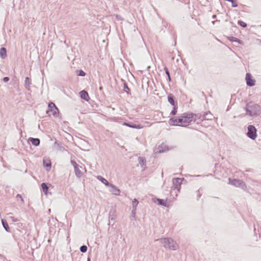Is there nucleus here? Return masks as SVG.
Listing matches in <instances>:
<instances>
[{
  "label": "nucleus",
  "mask_w": 261,
  "mask_h": 261,
  "mask_svg": "<svg viewBox=\"0 0 261 261\" xmlns=\"http://www.w3.org/2000/svg\"><path fill=\"white\" fill-rule=\"evenodd\" d=\"M245 110L250 116H256L259 115L261 113L260 107L252 101L246 104Z\"/></svg>",
  "instance_id": "1"
},
{
  "label": "nucleus",
  "mask_w": 261,
  "mask_h": 261,
  "mask_svg": "<svg viewBox=\"0 0 261 261\" xmlns=\"http://www.w3.org/2000/svg\"><path fill=\"white\" fill-rule=\"evenodd\" d=\"M164 70H165V73L167 75V76H168L169 75H170L169 71L167 67H164Z\"/></svg>",
  "instance_id": "37"
},
{
  "label": "nucleus",
  "mask_w": 261,
  "mask_h": 261,
  "mask_svg": "<svg viewBox=\"0 0 261 261\" xmlns=\"http://www.w3.org/2000/svg\"><path fill=\"white\" fill-rule=\"evenodd\" d=\"M97 178L99 180H100L102 184H103L106 186L109 187L111 184L106 179L101 176H98Z\"/></svg>",
  "instance_id": "18"
},
{
  "label": "nucleus",
  "mask_w": 261,
  "mask_h": 261,
  "mask_svg": "<svg viewBox=\"0 0 261 261\" xmlns=\"http://www.w3.org/2000/svg\"><path fill=\"white\" fill-rule=\"evenodd\" d=\"M177 109H178L177 104H176L175 106H173V108L172 110L171 111V112H170V115H176L177 112Z\"/></svg>",
  "instance_id": "30"
},
{
  "label": "nucleus",
  "mask_w": 261,
  "mask_h": 261,
  "mask_svg": "<svg viewBox=\"0 0 261 261\" xmlns=\"http://www.w3.org/2000/svg\"><path fill=\"white\" fill-rule=\"evenodd\" d=\"M181 114L179 116H175L169 119L168 123L171 126H182Z\"/></svg>",
  "instance_id": "7"
},
{
  "label": "nucleus",
  "mask_w": 261,
  "mask_h": 261,
  "mask_svg": "<svg viewBox=\"0 0 261 261\" xmlns=\"http://www.w3.org/2000/svg\"><path fill=\"white\" fill-rule=\"evenodd\" d=\"M182 127H186L191 123L193 118L192 113H184L181 114Z\"/></svg>",
  "instance_id": "3"
},
{
  "label": "nucleus",
  "mask_w": 261,
  "mask_h": 261,
  "mask_svg": "<svg viewBox=\"0 0 261 261\" xmlns=\"http://www.w3.org/2000/svg\"><path fill=\"white\" fill-rule=\"evenodd\" d=\"M2 223L3 225V226L4 228V229H5V230L7 232H10V227L9 226V225H8L6 220L2 219Z\"/></svg>",
  "instance_id": "22"
},
{
  "label": "nucleus",
  "mask_w": 261,
  "mask_h": 261,
  "mask_svg": "<svg viewBox=\"0 0 261 261\" xmlns=\"http://www.w3.org/2000/svg\"><path fill=\"white\" fill-rule=\"evenodd\" d=\"M29 141L31 142V143L35 146H38L40 143V140L39 138L30 137L29 138Z\"/></svg>",
  "instance_id": "14"
},
{
  "label": "nucleus",
  "mask_w": 261,
  "mask_h": 261,
  "mask_svg": "<svg viewBox=\"0 0 261 261\" xmlns=\"http://www.w3.org/2000/svg\"><path fill=\"white\" fill-rule=\"evenodd\" d=\"M247 136L252 140H255L257 137V129L253 125H249L247 127Z\"/></svg>",
  "instance_id": "6"
},
{
  "label": "nucleus",
  "mask_w": 261,
  "mask_h": 261,
  "mask_svg": "<svg viewBox=\"0 0 261 261\" xmlns=\"http://www.w3.org/2000/svg\"><path fill=\"white\" fill-rule=\"evenodd\" d=\"M122 125L133 128L141 129L143 128V125L140 124L134 123L132 122H124Z\"/></svg>",
  "instance_id": "11"
},
{
  "label": "nucleus",
  "mask_w": 261,
  "mask_h": 261,
  "mask_svg": "<svg viewBox=\"0 0 261 261\" xmlns=\"http://www.w3.org/2000/svg\"><path fill=\"white\" fill-rule=\"evenodd\" d=\"M184 180V178H173L172 179V184L174 189H176L178 192H179L181 182Z\"/></svg>",
  "instance_id": "9"
},
{
  "label": "nucleus",
  "mask_w": 261,
  "mask_h": 261,
  "mask_svg": "<svg viewBox=\"0 0 261 261\" xmlns=\"http://www.w3.org/2000/svg\"><path fill=\"white\" fill-rule=\"evenodd\" d=\"M16 198H17V199H18V198H19V199L21 200V201L22 202H23V198H22V196H21V195L20 194H18L16 195Z\"/></svg>",
  "instance_id": "38"
},
{
  "label": "nucleus",
  "mask_w": 261,
  "mask_h": 261,
  "mask_svg": "<svg viewBox=\"0 0 261 261\" xmlns=\"http://www.w3.org/2000/svg\"><path fill=\"white\" fill-rule=\"evenodd\" d=\"M0 57L4 59L7 57V49L5 47H1L0 49Z\"/></svg>",
  "instance_id": "20"
},
{
  "label": "nucleus",
  "mask_w": 261,
  "mask_h": 261,
  "mask_svg": "<svg viewBox=\"0 0 261 261\" xmlns=\"http://www.w3.org/2000/svg\"><path fill=\"white\" fill-rule=\"evenodd\" d=\"M9 218L12 220L13 222H18L19 220L18 218H15L14 217L11 216Z\"/></svg>",
  "instance_id": "36"
},
{
  "label": "nucleus",
  "mask_w": 261,
  "mask_h": 261,
  "mask_svg": "<svg viewBox=\"0 0 261 261\" xmlns=\"http://www.w3.org/2000/svg\"><path fill=\"white\" fill-rule=\"evenodd\" d=\"M87 261H91V258H90V257H88L87 258Z\"/></svg>",
  "instance_id": "45"
},
{
  "label": "nucleus",
  "mask_w": 261,
  "mask_h": 261,
  "mask_svg": "<svg viewBox=\"0 0 261 261\" xmlns=\"http://www.w3.org/2000/svg\"><path fill=\"white\" fill-rule=\"evenodd\" d=\"M152 201L154 203L158 202V204L159 205H162L165 207L168 206L167 205L166 200H165L163 199L158 198L155 197L152 198Z\"/></svg>",
  "instance_id": "12"
},
{
  "label": "nucleus",
  "mask_w": 261,
  "mask_h": 261,
  "mask_svg": "<svg viewBox=\"0 0 261 261\" xmlns=\"http://www.w3.org/2000/svg\"><path fill=\"white\" fill-rule=\"evenodd\" d=\"M238 24L243 28H246L247 25L246 22L241 20H238Z\"/></svg>",
  "instance_id": "33"
},
{
  "label": "nucleus",
  "mask_w": 261,
  "mask_h": 261,
  "mask_svg": "<svg viewBox=\"0 0 261 261\" xmlns=\"http://www.w3.org/2000/svg\"><path fill=\"white\" fill-rule=\"evenodd\" d=\"M228 39L229 41L233 42H237L239 44H243V42L242 40H241L240 39L236 38V37H234L233 36H230V37H228Z\"/></svg>",
  "instance_id": "19"
},
{
  "label": "nucleus",
  "mask_w": 261,
  "mask_h": 261,
  "mask_svg": "<svg viewBox=\"0 0 261 261\" xmlns=\"http://www.w3.org/2000/svg\"><path fill=\"white\" fill-rule=\"evenodd\" d=\"M167 149V146L163 144L159 145L158 147V150L159 152H163Z\"/></svg>",
  "instance_id": "26"
},
{
  "label": "nucleus",
  "mask_w": 261,
  "mask_h": 261,
  "mask_svg": "<svg viewBox=\"0 0 261 261\" xmlns=\"http://www.w3.org/2000/svg\"><path fill=\"white\" fill-rule=\"evenodd\" d=\"M138 161L141 165V166L143 168L144 166H146V159L145 158L141 156H139L138 158Z\"/></svg>",
  "instance_id": "24"
},
{
  "label": "nucleus",
  "mask_w": 261,
  "mask_h": 261,
  "mask_svg": "<svg viewBox=\"0 0 261 261\" xmlns=\"http://www.w3.org/2000/svg\"><path fill=\"white\" fill-rule=\"evenodd\" d=\"M192 114L193 115V120L194 122L197 121V123H199V122L198 121V120L200 121H202L206 119H212V118L207 117V116L208 114L212 115V114H211L210 112H205L203 114L201 113L194 114L192 113Z\"/></svg>",
  "instance_id": "4"
},
{
  "label": "nucleus",
  "mask_w": 261,
  "mask_h": 261,
  "mask_svg": "<svg viewBox=\"0 0 261 261\" xmlns=\"http://www.w3.org/2000/svg\"><path fill=\"white\" fill-rule=\"evenodd\" d=\"M43 165L44 167L48 168V169L49 170L51 166V163L50 160L47 158H44L43 160Z\"/></svg>",
  "instance_id": "16"
},
{
  "label": "nucleus",
  "mask_w": 261,
  "mask_h": 261,
  "mask_svg": "<svg viewBox=\"0 0 261 261\" xmlns=\"http://www.w3.org/2000/svg\"><path fill=\"white\" fill-rule=\"evenodd\" d=\"M200 196H201V195H200V194H199V193H198V195H197V198H198H198H199L200 197Z\"/></svg>",
  "instance_id": "44"
},
{
  "label": "nucleus",
  "mask_w": 261,
  "mask_h": 261,
  "mask_svg": "<svg viewBox=\"0 0 261 261\" xmlns=\"http://www.w3.org/2000/svg\"><path fill=\"white\" fill-rule=\"evenodd\" d=\"M88 248L86 245H82L80 248V250L82 253H85L87 252Z\"/></svg>",
  "instance_id": "32"
},
{
  "label": "nucleus",
  "mask_w": 261,
  "mask_h": 261,
  "mask_svg": "<svg viewBox=\"0 0 261 261\" xmlns=\"http://www.w3.org/2000/svg\"><path fill=\"white\" fill-rule=\"evenodd\" d=\"M49 112H51L53 115L56 117H57L59 114L58 109L57 108L55 104L53 102H49L48 103V109L46 111V113L48 115H50Z\"/></svg>",
  "instance_id": "5"
},
{
  "label": "nucleus",
  "mask_w": 261,
  "mask_h": 261,
  "mask_svg": "<svg viewBox=\"0 0 261 261\" xmlns=\"http://www.w3.org/2000/svg\"><path fill=\"white\" fill-rule=\"evenodd\" d=\"M246 84L248 86L252 87L255 85V81L252 79V76L251 73H247L245 77Z\"/></svg>",
  "instance_id": "10"
},
{
  "label": "nucleus",
  "mask_w": 261,
  "mask_h": 261,
  "mask_svg": "<svg viewBox=\"0 0 261 261\" xmlns=\"http://www.w3.org/2000/svg\"><path fill=\"white\" fill-rule=\"evenodd\" d=\"M102 88L100 87L99 88V89H100V90H101V89H102Z\"/></svg>",
  "instance_id": "47"
},
{
  "label": "nucleus",
  "mask_w": 261,
  "mask_h": 261,
  "mask_svg": "<svg viewBox=\"0 0 261 261\" xmlns=\"http://www.w3.org/2000/svg\"><path fill=\"white\" fill-rule=\"evenodd\" d=\"M231 3L233 8H236L238 7L237 0H233Z\"/></svg>",
  "instance_id": "35"
},
{
  "label": "nucleus",
  "mask_w": 261,
  "mask_h": 261,
  "mask_svg": "<svg viewBox=\"0 0 261 261\" xmlns=\"http://www.w3.org/2000/svg\"><path fill=\"white\" fill-rule=\"evenodd\" d=\"M207 116H208V117L210 118V114H208ZM210 116H212V115H210Z\"/></svg>",
  "instance_id": "46"
},
{
  "label": "nucleus",
  "mask_w": 261,
  "mask_h": 261,
  "mask_svg": "<svg viewBox=\"0 0 261 261\" xmlns=\"http://www.w3.org/2000/svg\"><path fill=\"white\" fill-rule=\"evenodd\" d=\"M9 80H10V78L8 76H6L3 78V81L5 83L8 82L9 81Z\"/></svg>",
  "instance_id": "40"
},
{
  "label": "nucleus",
  "mask_w": 261,
  "mask_h": 261,
  "mask_svg": "<svg viewBox=\"0 0 261 261\" xmlns=\"http://www.w3.org/2000/svg\"><path fill=\"white\" fill-rule=\"evenodd\" d=\"M71 163L72 164L74 168V167H76L77 166H79V165L77 164L74 161H71Z\"/></svg>",
  "instance_id": "39"
},
{
  "label": "nucleus",
  "mask_w": 261,
  "mask_h": 261,
  "mask_svg": "<svg viewBox=\"0 0 261 261\" xmlns=\"http://www.w3.org/2000/svg\"><path fill=\"white\" fill-rule=\"evenodd\" d=\"M168 81H169V82H171V78L170 75H169V76H168Z\"/></svg>",
  "instance_id": "42"
},
{
  "label": "nucleus",
  "mask_w": 261,
  "mask_h": 261,
  "mask_svg": "<svg viewBox=\"0 0 261 261\" xmlns=\"http://www.w3.org/2000/svg\"><path fill=\"white\" fill-rule=\"evenodd\" d=\"M167 98H168V102L170 103V104H171L172 106H175L176 105L177 103V102H175V100H174V96L173 94H170L168 95V97H167Z\"/></svg>",
  "instance_id": "17"
},
{
  "label": "nucleus",
  "mask_w": 261,
  "mask_h": 261,
  "mask_svg": "<svg viewBox=\"0 0 261 261\" xmlns=\"http://www.w3.org/2000/svg\"><path fill=\"white\" fill-rule=\"evenodd\" d=\"M229 184H231L237 187H240L243 189H244L246 188V185L244 182L239 179H231L230 178H229Z\"/></svg>",
  "instance_id": "8"
},
{
  "label": "nucleus",
  "mask_w": 261,
  "mask_h": 261,
  "mask_svg": "<svg viewBox=\"0 0 261 261\" xmlns=\"http://www.w3.org/2000/svg\"><path fill=\"white\" fill-rule=\"evenodd\" d=\"M80 97L82 99L88 101L89 99V96L87 91L82 90L80 92Z\"/></svg>",
  "instance_id": "15"
},
{
  "label": "nucleus",
  "mask_w": 261,
  "mask_h": 261,
  "mask_svg": "<svg viewBox=\"0 0 261 261\" xmlns=\"http://www.w3.org/2000/svg\"><path fill=\"white\" fill-rule=\"evenodd\" d=\"M75 73L77 76H84L86 74V72L82 69L76 70L75 71Z\"/></svg>",
  "instance_id": "28"
},
{
  "label": "nucleus",
  "mask_w": 261,
  "mask_h": 261,
  "mask_svg": "<svg viewBox=\"0 0 261 261\" xmlns=\"http://www.w3.org/2000/svg\"><path fill=\"white\" fill-rule=\"evenodd\" d=\"M109 218V221L110 220H112H112L115 219V216L114 215V211H110Z\"/></svg>",
  "instance_id": "31"
},
{
  "label": "nucleus",
  "mask_w": 261,
  "mask_h": 261,
  "mask_svg": "<svg viewBox=\"0 0 261 261\" xmlns=\"http://www.w3.org/2000/svg\"><path fill=\"white\" fill-rule=\"evenodd\" d=\"M138 201L136 199H134L132 201V209H133V212L136 211L137 206L138 204Z\"/></svg>",
  "instance_id": "27"
},
{
  "label": "nucleus",
  "mask_w": 261,
  "mask_h": 261,
  "mask_svg": "<svg viewBox=\"0 0 261 261\" xmlns=\"http://www.w3.org/2000/svg\"><path fill=\"white\" fill-rule=\"evenodd\" d=\"M216 17H217V15H215V14H214V15H213L212 16V18H213V19H215Z\"/></svg>",
  "instance_id": "43"
},
{
  "label": "nucleus",
  "mask_w": 261,
  "mask_h": 261,
  "mask_svg": "<svg viewBox=\"0 0 261 261\" xmlns=\"http://www.w3.org/2000/svg\"><path fill=\"white\" fill-rule=\"evenodd\" d=\"M74 171L75 175L78 177H81L83 173L80 170L79 166L77 167H74Z\"/></svg>",
  "instance_id": "25"
},
{
  "label": "nucleus",
  "mask_w": 261,
  "mask_h": 261,
  "mask_svg": "<svg viewBox=\"0 0 261 261\" xmlns=\"http://www.w3.org/2000/svg\"><path fill=\"white\" fill-rule=\"evenodd\" d=\"M111 189H110V192H111L113 194L115 195H119L120 193V190L115 185L111 184V185L109 186Z\"/></svg>",
  "instance_id": "13"
},
{
  "label": "nucleus",
  "mask_w": 261,
  "mask_h": 261,
  "mask_svg": "<svg viewBox=\"0 0 261 261\" xmlns=\"http://www.w3.org/2000/svg\"><path fill=\"white\" fill-rule=\"evenodd\" d=\"M31 84V82L30 81V79L29 77H26L25 79V81H24V86L27 90H30V86Z\"/></svg>",
  "instance_id": "23"
},
{
  "label": "nucleus",
  "mask_w": 261,
  "mask_h": 261,
  "mask_svg": "<svg viewBox=\"0 0 261 261\" xmlns=\"http://www.w3.org/2000/svg\"><path fill=\"white\" fill-rule=\"evenodd\" d=\"M215 21H213V24H215Z\"/></svg>",
  "instance_id": "48"
},
{
  "label": "nucleus",
  "mask_w": 261,
  "mask_h": 261,
  "mask_svg": "<svg viewBox=\"0 0 261 261\" xmlns=\"http://www.w3.org/2000/svg\"><path fill=\"white\" fill-rule=\"evenodd\" d=\"M55 145L58 146L60 150H63L64 149V148L57 141L55 142Z\"/></svg>",
  "instance_id": "34"
},
{
  "label": "nucleus",
  "mask_w": 261,
  "mask_h": 261,
  "mask_svg": "<svg viewBox=\"0 0 261 261\" xmlns=\"http://www.w3.org/2000/svg\"><path fill=\"white\" fill-rule=\"evenodd\" d=\"M136 214V211H134L133 212V209H132V215L133 217H135V215Z\"/></svg>",
  "instance_id": "41"
},
{
  "label": "nucleus",
  "mask_w": 261,
  "mask_h": 261,
  "mask_svg": "<svg viewBox=\"0 0 261 261\" xmlns=\"http://www.w3.org/2000/svg\"><path fill=\"white\" fill-rule=\"evenodd\" d=\"M123 88L124 92H126L127 94H130V90L125 82L123 83Z\"/></svg>",
  "instance_id": "29"
},
{
  "label": "nucleus",
  "mask_w": 261,
  "mask_h": 261,
  "mask_svg": "<svg viewBox=\"0 0 261 261\" xmlns=\"http://www.w3.org/2000/svg\"><path fill=\"white\" fill-rule=\"evenodd\" d=\"M161 244L165 248L172 250H176L178 248L177 243L170 238H164L160 239Z\"/></svg>",
  "instance_id": "2"
},
{
  "label": "nucleus",
  "mask_w": 261,
  "mask_h": 261,
  "mask_svg": "<svg viewBox=\"0 0 261 261\" xmlns=\"http://www.w3.org/2000/svg\"><path fill=\"white\" fill-rule=\"evenodd\" d=\"M41 187L44 194L46 195H47L48 192V186L47 184L45 182H42L41 185Z\"/></svg>",
  "instance_id": "21"
}]
</instances>
